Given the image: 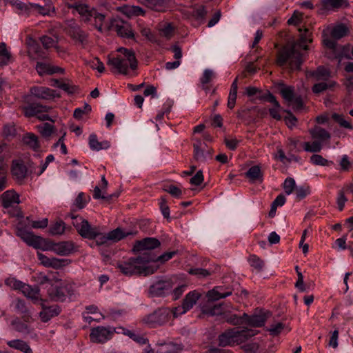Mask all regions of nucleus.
Segmentation results:
<instances>
[{"label": "nucleus", "instance_id": "ea45409f", "mask_svg": "<svg viewBox=\"0 0 353 353\" xmlns=\"http://www.w3.org/2000/svg\"><path fill=\"white\" fill-rule=\"evenodd\" d=\"M17 235L28 245L34 248L39 236L34 235L32 232H28L24 230L19 229Z\"/></svg>", "mask_w": 353, "mask_h": 353}, {"label": "nucleus", "instance_id": "393cba45", "mask_svg": "<svg viewBox=\"0 0 353 353\" xmlns=\"http://www.w3.org/2000/svg\"><path fill=\"white\" fill-rule=\"evenodd\" d=\"M50 107L42 105L39 103H30L23 108L26 117H31L37 116L40 113L48 112Z\"/></svg>", "mask_w": 353, "mask_h": 353}, {"label": "nucleus", "instance_id": "473e14b6", "mask_svg": "<svg viewBox=\"0 0 353 353\" xmlns=\"http://www.w3.org/2000/svg\"><path fill=\"white\" fill-rule=\"evenodd\" d=\"M23 294L32 300L37 301L39 299V289L37 286H31L24 283L21 289Z\"/></svg>", "mask_w": 353, "mask_h": 353}, {"label": "nucleus", "instance_id": "f8f14e48", "mask_svg": "<svg viewBox=\"0 0 353 353\" xmlns=\"http://www.w3.org/2000/svg\"><path fill=\"white\" fill-rule=\"evenodd\" d=\"M11 174L18 183H23L28 176V170L23 161L20 159L13 160L11 166Z\"/></svg>", "mask_w": 353, "mask_h": 353}, {"label": "nucleus", "instance_id": "6e6552de", "mask_svg": "<svg viewBox=\"0 0 353 353\" xmlns=\"http://www.w3.org/2000/svg\"><path fill=\"white\" fill-rule=\"evenodd\" d=\"M170 313L172 311L168 308H159L144 317L143 321L150 327L160 325L168 321Z\"/></svg>", "mask_w": 353, "mask_h": 353}, {"label": "nucleus", "instance_id": "c85d7f7f", "mask_svg": "<svg viewBox=\"0 0 353 353\" xmlns=\"http://www.w3.org/2000/svg\"><path fill=\"white\" fill-rule=\"evenodd\" d=\"M347 3V0H321V10L323 12L334 10L343 6Z\"/></svg>", "mask_w": 353, "mask_h": 353}, {"label": "nucleus", "instance_id": "e433bc0d", "mask_svg": "<svg viewBox=\"0 0 353 353\" xmlns=\"http://www.w3.org/2000/svg\"><path fill=\"white\" fill-rule=\"evenodd\" d=\"M28 55L32 59H45L46 52L43 51L37 43L31 44L28 49Z\"/></svg>", "mask_w": 353, "mask_h": 353}, {"label": "nucleus", "instance_id": "b1692460", "mask_svg": "<svg viewBox=\"0 0 353 353\" xmlns=\"http://www.w3.org/2000/svg\"><path fill=\"white\" fill-rule=\"evenodd\" d=\"M245 176L251 183H261L263 181V173L259 165L250 167L245 173Z\"/></svg>", "mask_w": 353, "mask_h": 353}, {"label": "nucleus", "instance_id": "4d7b16f0", "mask_svg": "<svg viewBox=\"0 0 353 353\" xmlns=\"http://www.w3.org/2000/svg\"><path fill=\"white\" fill-rule=\"evenodd\" d=\"M310 162L315 165L327 166L333 164L332 161H329L320 154H313L310 157Z\"/></svg>", "mask_w": 353, "mask_h": 353}, {"label": "nucleus", "instance_id": "f257e3e1", "mask_svg": "<svg viewBox=\"0 0 353 353\" xmlns=\"http://www.w3.org/2000/svg\"><path fill=\"white\" fill-rule=\"evenodd\" d=\"M301 37L296 42L288 43L278 52L276 57V63L279 66H287L290 70H299L303 63L302 50L307 49V43L311 41L308 36V30L305 29L304 32L301 33L302 30L299 28Z\"/></svg>", "mask_w": 353, "mask_h": 353}, {"label": "nucleus", "instance_id": "4be33fe9", "mask_svg": "<svg viewBox=\"0 0 353 353\" xmlns=\"http://www.w3.org/2000/svg\"><path fill=\"white\" fill-rule=\"evenodd\" d=\"M306 77L314 81H327L331 77L330 71L323 66H319L315 70L306 72Z\"/></svg>", "mask_w": 353, "mask_h": 353}, {"label": "nucleus", "instance_id": "09e8293b", "mask_svg": "<svg viewBox=\"0 0 353 353\" xmlns=\"http://www.w3.org/2000/svg\"><path fill=\"white\" fill-rule=\"evenodd\" d=\"M280 93L282 97L289 103L295 97L294 88L293 86L285 85L281 84Z\"/></svg>", "mask_w": 353, "mask_h": 353}, {"label": "nucleus", "instance_id": "6e6d98bb", "mask_svg": "<svg viewBox=\"0 0 353 353\" xmlns=\"http://www.w3.org/2000/svg\"><path fill=\"white\" fill-rule=\"evenodd\" d=\"M256 99L261 101H265L272 103L274 105L279 106V101L276 100V97L268 91L265 93H263L261 90H260V92H258L256 94Z\"/></svg>", "mask_w": 353, "mask_h": 353}, {"label": "nucleus", "instance_id": "aec40b11", "mask_svg": "<svg viewBox=\"0 0 353 353\" xmlns=\"http://www.w3.org/2000/svg\"><path fill=\"white\" fill-rule=\"evenodd\" d=\"M35 69L40 76L50 75L56 73L63 74L65 72L63 68L52 65L48 62H37Z\"/></svg>", "mask_w": 353, "mask_h": 353}, {"label": "nucleus", "instance_id": "c9c22d12", "mask_svg": "<svg viewBox=\"0 0 353 353\" xmlns=\"http://www.w3.org/2000/svg\"><path fill=\"white\" fill-rule=\"evenodd\" d=\"M89 146L92 150L99 151L103 149H108L110 144L108 141L99 142L95 134L89 136Z\"/></svg>", "mask_w": 353, "mask_h": 353}, {"label": "nucleus", "instance_id": "e2e57ef3", "mask_svg": "<svg viewBox=\"0 0 353 353\" xmlns=\"http://www.w3.org/2000/svg\"><path fill=\"white\" fill-rule=\"evenodd\" d=\"M5 283L6 285L10 287V288L13 290H21V288H23V285L24 283L22 281L17 280L14 277H9L7 278L5 280Z\"/></svg>", "mask_w": 353, "mask_h": 353}, {"label": "nucleus", "instance_id": "1a4fd4ad", "mask_svg": "<svg viewBox=\"0 0 353 353\" xmlns=\"http://www.w3.org/2000/svg\"><path fill=\"white\" fill-rule=\"evenodd\" d=\"M48 294L54 301H63L70 295V287L63 283L52 285L48 290Z\"/></svg>", "mask_w": 353, "mask_h": 353}, {"label": "nucleus", "instance_id": "37998d69", "mask_svg": "<svg viewBox=\"0 0 353 353\" xmlns=\"http://www.w3.org/2000/svg\"><path fill=\"white\" fill-rule=\"evenodd\" d=\"M66 227L62 220H59L52 223L49 227V233L52 236L61 235L65 231Z\"/></svg>", "mask_w": 353, "mask_h": 353}, {"label": "nucleus", "instance_id": "2eb2a0df", "mask_svg": "<svg viewBox=\"0 0 353 353\" xmlns=\"http://www.w3.org/2000/svg\"><path fill=\"white\" fill-rule=\"evenodd\" d=\"M193 147L194 158L196 161L205 162L208 159H212V150L208 148L204 142L201 140H196Z\"/></svg>", "mask_w": 353, "mask_h": 353}, {"label": "nucleus", "instance_id": "8fccbe9b", "mask_svg": "<svg viewBox=\"0 0 353 353\" xmlns=\"http://www.w3.org/2000/svg\"><path fill=\"white\" fill-rule=\"evenodd\" d=\"M174 33V26L170 23H166L161 26L159 28V34L161 37L165 38L166 39H171Z\"/></svg>", "mask_w": 353, "mask_h": 353}, {"label": "nucleus", "instance_id": "58836bf2", "mask_svg": "<svg viewBox=\"0 0 353 353\" xmlns=\"http://www.w3.org/2000/svg\"><path fill=\"white\" fill-rule=\"evenodd\" d=\"M54 242L39 236L34 248L41 249L43 251H51L54 252Z\"/></svg>", "mask_w": 353, "mask_h": 353}, {"label": "nucleus", "instance_id": "13d9d810", "mask_svg": "<svg viewBox=\"0 0 353 353\" xmlns=\"http://www.w3.org/2000/svg\"><path fill=\"white\" fill-rule=\"evenodd\" d=\"M248 261L250 265L254 268L256 271L260 272L263 270L264 263L263 261L257 256L253 254L251 255Z\"/></svg>", "mask_w": 353, "mask_h": 353}, {"label": "nucleus", "instance_id": "423d86ee", "mask_svg": "<svg viewBox=\"0 0 353 353\" xmlns=\"http://www.w3.org/2000/svg\"><path fill=\"white\" fill-rule=\"evenodd\" d=\"M1 203L4 209L12 216H21L19 208L20 203L19 194L14 190H7L1 196Z\"/></svg>", "mask_w": 353, "mask_h": 353}, {"label": "nucleus", "instance_id": "bf43d9fd", "mask_svg": "<svg viewBox=\"0 0 353 353\" xmlns=\"http://www.w3.org/2000/svg\"><path fill=\"white\" fill-rule=\"evenodd\" d=\"M14 329L23 334H29L30 329L27 324L21 322L19 319H14L12 321Z\"/></svg>", "mask_w": 353, "mask_h": 353}, {"label": "nucleus", "instance_id": "4c0bfd02", "mask_svg": "<svg viewBox=\"0 0 353 353\" xmlns=\"http://www.w3.org/2000/svg\"><path fill=\"white\" fill-rule=\"evenodd\" d=\"M68 34L81 44L86 43L87 34L79 26H72L71 30H68Z\"/></svg>", "mask_w": 353, "mask_h": 353}, {"label": "nucleus", "instance_id": "5fc2aeb1", "mask_svg": "<svg viewBox=\"0 0 353 353\" xmlns=\"http://www.w3.org/2000/svg\"><path fill=\"white\" fill-rule=\"evenodd\" d=\"M23 141L26 145L34 150H37L39 148L38 139L34 134H27L23 137Z\"/></svg>", "mask_w": 353, "mask_h": 353}, {"label": "nucleus", "instance_id": "39448f33", "mask_svg": "<svg viewBox=\"0 0 353 353\" xmlns=\"http://www.w3.org/2000/svg\"><path fill=\"white\" fill-rule=\"evenodd\" d=\"M69 216L72 219V225L78 233L83 238L94 239L100 234V228L92 226L89 222L83 217L70 214Z\"/></svg>", "mask_w": 353, "mask_h": 353}, {"label": "nucleus", "instance_id": "ddd939ff", "mask_svg": "<svg viewBox=\"0 0 353 353\" xmlns=\"http://www.w3.org/2000/svg\"><path fill=\"white\" fill-rule=\"evenodd\" d=\"M114 334V330L110 327L99 326L91 330L90 340L94 343H103L110 340Z\"/></svg>", "mask_w": 353, "mask_h": 353}, {"label": "nucleus", "instance_id": "864d4df0", "mask_svg": "<svg viewBox=\"0 0 353 353\" xmlns=\"http://www.w3.org/2000/svg\"><path fill=\"white\" fill-rule=\"evenodd\" d=\"M323 147L321 141L314 140L312 142H305L303 144L304 150L310 152H319Z\"/></svg>", "mask_w": 353, "mask_h": 353}, {"label": "nucleus", "instance_id": "f03ea898", "mask_svg": "<svg viewBox=\"0 0 353 353\" xmlns=\"http://www.w3.org/2000/svg\"><path fill=\"white\" fill-rule=\"evenodd\" d=\"M349 33V28L343 23L337 24L333 27H328L323 31V43L325 47L330 49L332 54L328 55L329 58H339L343 56L345 46H338L336 40H339Z\"/></svg>", "mask_w": 353, "mask_h": 353}, {"label": "nucleus", "instance_id": "0eeeda50", "mask_svg": "<svg viewBox=\"0 0 353 353\" xmlns=\"http://www.w3.org/2000/svg\"><path fill=\"white\" fill-rule=\"evenodd\" d=\"M201 293L196 290L188 292L183 299L181 305L172 310L174 317H178L190 310L201 297Z\"/></svg>", "mask_w": 353, "mask_h": 353}, {"label": "nucleus", "instance_id": "dca6fc26", "mask_svg": "<svg viewBox=\"0 0 353 353\" xmlns=\"http://www.w3.org/2000/svg\"><path fill=\"white\" fill-rule=\"evenodd\" d=\"M172 289V284L170 280L159 281L153 283L149 289L152 296H161L169 294Z\"/></svg>", "mask_w": 353, "mask_h": 353}, {"label": "nucleus", "instance_id": "a211bd4d", "mask_svg": "<svg viewBox=\"0 0 353 353\" xmlns=\"http://www.w3.org/2000/svg\"><path fill=\"white\" fill-rule=\"evenodd\" d=\"M269 316L270 313L264 311H260L259 313L251 316L243 313V317L245 318V324L256 327L263 326Z\"/></svg>", "mask_w": 353, "mask_h": 353}, {"label": "nucleus", "instance_id": "4468645a", "mask_svg": "<svg viewBox=\"0 0 353 353\" xmlns=\"http://www.w3.org/2000/svg\"><path fill=\"white\" fill-rule=\"evenodd\" d=\"M111 27L121 37L133 39L134 35L131 25L119 19H114L111 21Z\"/></svg>", "mask_w": 353, "mask_h": 353}, {"label": "nucleus", "instance_id": "7ed1b4c3", "mask_svg": "<svg viewBox=\"0 0 353 353\" xmlns=\"http://www.w3.org/2000/svg\"><path fill=\"white\" fill-rule=\"evenodd\" d=\"M150 257L145 252L136 258H130L127 261L120 262L117 268L125 275L143 274L145 276L154 273L157 269V265H149Z\"/></svg>", "mask_w": 353, "mask_h": 353}, {"label": "nucleus", "instance_id": "680f3d73", "mask_svg": "<svg viewBox=\"0 0 353 353\" xmlns=\"http://www.w3.org/2000/svg\"><path fill=\"white\" fill-rule=\"evenodd\" d=\"M332 117L336 122H337L340 125L341 127L346 128V129H349V130L353 129V127L350 124V123L349 121H346L342 114L334 113L332 115Z\"/></svg>", "mask_w": 353, "mask_h": 353}, {"label": "nucleus", "instance_id": "20e7f679", "mask_svg": "<svg viewBox=\"0 0 353 353\" xmlns=\"http://www.w3.org/2000/svg\"><path fill=\"white\" fill-rule=\"evenodd\" d=\"M118 52L120 54L115 57H108V65L113 72L128 74L129 69H137V61L132 50L119 48Z\"/></svg>", "mask_w": 353, "mask_h": 353}, {"label": "nucleus", "instance_id": "3c124183", "mask_svg": "<svg viewBox=\"0 0 353 353\" xmlns=\"http://www.w3.org/2000/svg\"><path fill=\"white\" fill-rule=\"evenodd\" d=\"M105 18V17L104 14L99 13L96 10H94V13H92V21L89 22L92 23L99 31H101Z\"/></svg>", "mask_w": 353, "mask_h": 353}, {"label": "nucleus", "instance_id": "6ab92c4d", "mask_svg": "<svg viewBox=\"0 0 353 353\" xmlns=\"http://www.w3.org/2000/svg\"><path fill=\"white\" fill-rule=\"evenodd\" d=\"M76 251L77 247L72 241H63L55 243L54 253L57 255L66 256Z\"/></svg>", "mask_w": 353, "mask_h": 353}, {"label": "nucleus", "instance_id": "052dcab7", "mask_svg": "<svg viewBox=\"0 0 353 353\" xmlns=\"http://www.w3.org/2000/svg\"><path fill=\"white\" fill-rule=\"evenodd\" d=\"M92 110V108L88 103H85L82 108H77L74 111V117L77 119H80L83 115L88 114Z\"/></svg>", "mask_w": 353, "mask_h": 353}, {"label": "nucleus", "instance_id": "9b49d317", "mask_svg": "<svg viewBox=\"0 0 353 353\" xmlns=\"http://www.w3.org/2000/svg\"><path fill=\"white\" fill-rule=\"evenodd\" d=\"M37 256L42 265L56 270L65 267L71 263V261L68 259L48 257L41 253H38Z\"/></svg>", "mask_w": 353, "mask_h": 353}, {"label": "nucleus", "instance_id": "de8ad7c7", "mask_svg": "<svg viewBox=\"0 0 353 353\" xmlns=\"http://www.w3.org/2000/svg\"><path fill=\"white\" fill-rule=\"evenodd\" d=\"M213 78H214V73L212 70L205 69L203 71V75L200 79V83L201 84L202 88L205 90V92L209 90L207 84L210 83Z\"/></svg>", "mask_w": 353, "mask_h": 353}, {"label": "nucleus", "instance_id": "f704fd0d", "mask_svg": "<svg viewBox=\"0 0 353 353\" xmlns=\"http://www.w3.org/2000/svg\"><path fill=\"white\" fill-rule=\"evenodd\" d=\"M137 232L134 231H124L122 229L118 228L108 232L109 239L113 241H118L130 235H135Z\"/></svg>", "mask_w": 353, "mask_h": 353}, {"label": "nucleus", "instance_id": "774afa93", "mask_svg": "<svg viewBox=\"0 0 353 353\" xmlns=\"http://www.w3.org/2000/svg\"><path fill=\"white\" fill-rule=\"evenodd\" d=\"M90 67L97 70L99 72L102 73L105 70V66L103 63L100 61L98 57H94L89 62Z\"/></svg>", "mask_w": 353, "mask_h": 353}, {"label": "nucleus", "instance_id": "412c9836", "mask_svg": "<svg viewBox=\"0 0 353 353\" xmlns=\"http://www.w3.org/2000/svg\"><path fill=\"white\" fill-rule=\"evenodd\" d=\"M30 93L38 99L45 100L52 99L59 97L55 90L47 87H33L30 89Z\"/></svg>", "mask_w": 353, "mask_h": 353}, {"label": "nucleus", "instance_id": "603ef678", "mask_svg": "<svg viewBox=\"0 0 353 353\" xmlns=\"http://www.w3.org/2000/svg\"><path fill=\"white\" fill-rule=\"evenodd\" d=\"M203 313L210 316L220 315L223 313V309L221 304H216L214 305H209L203 307L202 309Z\"/></svg>", "mask_w": 353, "mask_h": 353}, {"label": "nucleus", "instance_id": "2f4dec72", "mask_svg": "<svg viewBox=\"0 0 353 353\" xmlns=\"http://www.w3.org/2000/svg\"><path fill=\"white\" fill-rule=\"evenodd\" d=\"M234 328L229 329L219 336V345L222 347L234 346Z\"/></svg>", "mask_w": 353, "mask_h": 353}, {"label": "nucleus", "instance_id": "0e129e2a", "mask_svg": "<svg viewBox=\"0 0 353 353\" xmlns=\"http://www.w3.org/2000/svg\"><path fill=\"white\" fill-rule=\"evenodd\" d=\"M296 183L293 178L288 177L283 185V190L286 194H292L295 188Z\"/></svg>", "mask_w": 353, "mask_h": 353}, {"label": "nucleus", "instance_id": "a878e982", "mask_svg": "<svg viewBox=\"0 0 353 353\" xmlns=\"http://www.w3.org/2000/svg\"><path fill=\"white\" fill-rule=\"evenodd\" d=\"M256 334L254 330H237L234 328V345L241 344L245 342L249 338Z\"/></svg>", "mask_w": 353, "mask_h": 353}, {"label": "nucleus", "instance_id": "69168bd1", "mask_svg": "<svg viewBox=\"0 0 353 353\" xmlns=\"http://www.w3.org/2000/svg\"><path fill=\"white\" fill-rule=\"evenodd\" d=\"M59 88L61 89L68 94H74L77 90V88L72 84L68 79H67L66 81H62V83L59 85Z\"/></svg>", "mask_w": 353, "mask_h": 353}, {"label": "nucleus", "instance_id": "f3484780", "mask_svg": "<svg viewBox=\"0 0 353 353\" xmlns=\"http://www.w3.org/2000/svg\"><path fill=\"white\" fill-rule=\"evenodd\" d=\"M161 243L157 239L147 237L141 241H136L133 250L136 252L145 251L144 252L152 254L150 250L159 247Z\"/></svg>", "mask_w": 353, "mask_h": 353}, {"label": "nucleus", "instance_id": "338daca9", "mask_svg": "<svg viewBox=\"0 0 353 353\" xmlns=\"http://www.w3.org/2000/svg\"><path fill=\"white\" fill-rule=\"evenodd\" d=\"M88 202V199L85 197L84 193L80 192L75 199L73 205L78 209L81 210L85 208Z\"/></svg>", "mask_w": 353, "mask_h": 353}, {"label": "nucleus", "instance_id": "9d476101", "mask_svg": "<svg viewBox=\"0 0 353 353\" xmlns=\"http://www.w3.org/2000/svg\"><path fill=\"white\" fill-rule=\"evenodd\" d=\"M67 7L69 9H72L73 14L77 12L80 17L85 22H89L92 21V13H94V8L88 6L86 4L81 3L79 2H74L73 3H67Z\"/></svg>", "mask_w": 353, "mask_h": 353}, {"label": "nucleus", "instance_id": "bb28decb", "mask_svg": "<svg viewBox=\"0 0 353 353\" xmlns=\"http://www.w3.org/2000/svg\"><path fill=\"white\" fill-rule=\"evenodd\" d=\"M147 256L150 257V259L148 260V264L149 265H158V268L159 267V265L157 264L158 263L163 264L165 263L166 261L171 259L176 254V251H172V252H168L162 254L161 255L157 256L153 254H150L149 252H145Z\"/></svg>", "mask_w": 353, "mask_h": 353}, {"label": "nucleus", "instance_id": "cd10ccee", "mask_svg": "<svg viewBox=\"0 0 353 353\" xmlns=\"http://www.w3.org/2000/svg\"><path fill=\"white\" fill-rule=\"evenodd\" d=\"M60 311V308L57 305L43 307V310L39 313V316L43 322H48L52 317L59 315Z\"/></svg>", "mask_w": 353, "mask_h": 353}, {"label": "nucleus", "instance_id": "c756f323", "mask_svg": "<svg viewBox=\"0 0 353 353\" xmlns=\"http://www.w3.org/2000/svg\"><path fill=\"white\" fill-rule=\"evenodd\" d=\"M309 132L312 139L321 141L322 143L323 141L330 139V133L319 126H315L314 128L310 129Z\"/></svg>", "mask_w": 353, "mask_h": 353}, {"label": "nucleus", "instance_id": "a19ab883", "mask_svg": "<svg viewBox=\"0 0 353 353\" xmlns=\"http://www.w3.org/2000/svg\"><path fill=\"white\" fill-rule=\"evenodd\" d=\"M121 11L128 17L144 14L143 10L141 7L136 6L125 5L121 8Z\"/></svg>", "mask_w": 353, "mask_h": 353}, {"label": "nucleus", "instance_id": "72a5a7b5", "mask_svg": "<svg viewBox=\"0 0 353 353\" xmlns=\"http://www.w3.org/2000/svg\"><path fill=\"white\" fill-rule=\"evenodd\" d=\"M143 3L152 10L163 12L165 10L169 0H142Z\"/></svg>", "mask_w": 353, "mask_h": 353}, {"label": "nucleus", "instance_id": "c03bdc74", "mask_svg": "<svg viewBox=\"0 0 353 353\" xmlns=\"http://www.w3.org/2000/svg\"><path fill=\"white\" fill-rule=\"evenodd\" d=\"M336 85V82L334 81H328L327 82H320L315 83L312 90L315 94H319L324 91H325L327 89H330L333 87H334Z\"/></svg>", "mask_w": 353, "mask_h": 353}, {"label": "nucleus", "instance_id": "79ce46f5", "mask_svg": "<svg viewBox=\"0 0 353 353\" xmlns=\"http://www.w3.org/2000/svg\"><path fill=\"white\" fill-rule=\"evenodd\" d=\"M221 287H216L213 288L212 290H210L207 293V297L209 301H215L217 300H219L221 299H224L225 297L229 296L232 294V292H226L225 293H221L219 292V290L221 289Z\"/></svg>", "mask_w": 353, "mask_h": 353}, {"label": "nucleus", "instance_id": "a18cd8bd", "mask_svg": "<svg viewBox=\"0 0 353 353\" xmlns=\"http://www.w3.org/2000/svg\"><path fill=\"white\" fill-rule=\"evenodd\" d=\"M11 54L8 50L4 42L0 43V66H4L10 63Z\"/></svg>", "mask_w": 353, "mask_h": 353}, {"label": "nucleus", "instance_id": "7c9ffc66", "mask_svg": "<svg viewBox=\"0 0 353 353\" xmlns=\"http://www.w3.org/2000/svg\"><path fill=\"white\" fill-rule=\"evenodd\" d=\"M7 345L10 347L19 350L23 353H33L28 343L21 339L8 341Z\"/></svg>", "mask_w": 353, "mask_h": 353}, {"label": "nucleus", "instance_id": "49530a36", "mask_svg": "<svg viewBox=\"0 0 353 353\" xmlns=\"http://www.w3.org/2000/svg\"><path fill=\"white\" fill-rule=\"evenodd\" d=\"M7 186V166L3 159L0 157V192Z\"/></svg>", "mask_w": 353, "mask_h": 353}, {"label": "nucleus", "instance_id": "5701e85b", "mask_svg": "<svg viewBox=\"0 0 353 353\" xmlns=\"http://www.w3.org/2000/svg\"><path fill=\"white\" fill-rule=\"evenodd\" d=\"M183 345L172 341L159 342L157 343V353H181Z\"/></svg>", "mask_w": 353, "mask_h": 353}]
</instances>
